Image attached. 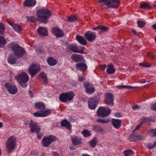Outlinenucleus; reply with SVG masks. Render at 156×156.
Segmentation results:
<instances>
[{
    "mask_svg": "<svg viewBox=\"0 0 156 156\" xmlns=\"http://www.w3.org/2000/svg\"><path fill=\"white\" fill-rule=\"evenodd\" d=\"M35 107L39 110H41L37 111L36 113H33L34 116L36 117H45L51 114V110L50 109L44 111L42 110L45 108V106L44 103L42 102H38L35 104Z\"/></svg>",
    "mask_w": 156,
    "mask_h": 156,
    "instance_id": "1",
    "label": "nucleus"
},
{
    "mask_svg": "<svg viewBox=\"0 0 156 156\" xmlns=\"http://www.w3.org/2000/svg\"><path fill=\"white\" fill-rule=\"evenodd\" d=\"M37 15L39 21L46 23L48 22V19L51 16V13L47 9H43L37 11Z\"/></svg>",
    "mask_w": 156,
    "mask_h": 156,
    "instance_id": "2",
    "label": "nucleus"
},
{
    "mask_svg": "<svg viewBox=\"0 0 156 156\" xmlns=\"http://www.w3.org/2000/svg\"><path fill=\"white\" fill-rule=\"evenodd\" d=\"M16 137L13 135L9 137L5 142V145L6 151L8 153L12 152L17 146Z\"/></svg>",
    "mask_w": 156,
    "mask_h": 156,
    "instance_id": "3",
    "label": "nucleus"
},
{
    "mask_svg": "<svg viewBox=\"0 0 156 156\" xmlns=\"http://www.w3.org/2000/svg\"><path fill=\"white\" fill-rule=\"evenodd\" d=\"M10 45L11 47L14 55L17 58H19L22 56L26 52L23 48L14 42L11 43Z\"/></svg>",
    "mask_w": 156,
    "mask_h": 156,
    "instance_id": "4",
    "label": "nucleus"
},
{
    "mask_svg": "<svg viewBox=\"0 0 156 156\" xmlns=\"http://www.w3.org/2000/svg\"><path fill=\"white\" fill-rule=\"evenodd\" d=\"M19 84L22 87L25 88L27 87V82L29 80V77L25 72H22L20 75L15 77Z\"/></svg>",
    "mask_w": 156,
    "mask_h": 156,
    "instance_id": "5",
    "label": "nucleus"
},
{
    "mask_svg": "<svg viewBox=\"0 0 156 156\" xmlns=\"http://www.w3.org/2000/svg\"><path fill=\"white\" fill-rule=\"evenodd\" d=\"M75 95V93L72 91L62 93L60 95L59 99L61 102L65 103L72 100Z\"/></svg>",
    "mask_w": 156,
    "mask_h": 156,
    "instance_id": "6",
    "label": "nucleus"
},
{
    "mask_svg": "<svg viewBox=\"0 0 156 156\" xmlns=\"http://www.w3.org/2000/svg\"><path fill=\"white\" fill-rule=\"evenodd\" d=\"M56 140L55 136L51 135L44 137L42 140V145L45 147H49L51 144Z\"/></svg>",
    "mask_w": 156,
    "mask_h": 156,
    "instance_id": "7",
    "label": "nucleus"
},
{
    "mask_svg": "<svg viewBox=\"0 0 156 156\" xmlns=\"http://www.w3.org/2000/svg\"><path fill=\"white\" fill-rule=\"evenodd\" d=\"M111 112V110L109 109H106L105 108L101 107L98 109L97 111L98 115L99 116L104 117L110 115Z\"/></svg>",
    "mask_w": 156,
    "mask_h": 156,
    "instance_id": "8",
    "label": "nucleus"
},
{
    "mask_svg": "<svg viewBox=\"0 0 156 156\" xmlns=\"http://www.w3.org/2000/svg\"><path fill=\"white\" fill-rule=\"evenodd\" d=\"M40 70V66L38 65H31L28 69L29 73L31 77H33Z\"/></svg>",
    "mask_w": 156,
    "mask_h": 156,
    "instance_id": "9",
    "label": "nucleus"
},
{
    "mask_svg": "<svg viewBox=\"0 0 156 156\" xmlns=\"http://www.w3.org/2000/svg\"><path fill=\"white\" fill-rule=\"evenodd\" d=\"M5 86L10 94H14L17 92L18 89L16 86L8 83H5Z\"/></svg>",
    "mask_w": 156,
    "mask_h": 156,
    "instance_id": "10",
    "label": "nucleus"
},
{
    "mask_svg": "<svg viewBox=\"0 0 156 156\" xmlns=\"http://www.w3.org/2000/svg\"><path fill=\"white\" fill-rule=\"evenodd\" d=\"M99 99L96 98H90L88 101L89 108L91 109H95L99 103Z\"/></svg>",
    "mask_w": 156,
    "mask_h": 156,
    "instance_id": "11",
    "label": "nucleus"
},
{
    "mask_svg": "<svg viewBox=\"0 0 156 156\" xmlns=\"http://www.w3.org/2000/svg\"><path fill=\"white\" fill-rule=\"evenodd\" d=\"M30 131L32 133L36 132V133H39L41 130V128L36 123L31 120L29 123Z\"/></svg>",
    "mask_w": 156,
    "mask_h": 156,
    "instance_id": "12",
    "label": "nucleus"
},
{
    "mask_svg": "<svg viewBox=\"0 0 156 156\" xmlns=\"http://www.w3.org/2000/svg\"><path fill=\"white\" fill-rule=\"evenodd\" d=\"M119 0H109L107 4V6L108 8H116L120 5Z\"/></svg>",
    "mask_w": 156,
    "mask_h": 156,
    "instance_id": "13",
    "label": "nucleus"
},
{
    "mask_svg": "<svg viewBox=\"0 0 156 156\" xmlns=\"http://www.w3.org/2000/svg\"><path fill=\"white\" fill-rule=\"evenodd\" d=\"M114 97L112 94L111 93L107 94L105 99V104L110 106H112L113 105Z\"/></svg>",
    "mask_w": 156,
    "mask_h": 156,
    "instance_id": "14",
    "label": "nucleus"
},
{
    "mask_svg": "<svg viewBox=\"0 0 156 156\" xmlns=\"http://www.w3.org/2000/svg\"><path fill=\"white\" fill-rule=\"evenodd\" d=\"M84 36L89 41H93L96 37L95 33L90 31H88L85 34Z\"/></svg>",
    "mask_w": 156,
    "mask_h": 156,
    "instance_id": "15",
    "label": "nucleus"
},
{
    "mask_svg": "<svg viewBox=\"0 0 156 156\" xmlns=\"http://www.w3.org/2000/svg\"><path fill=\"white\" fill-rule=\"evenodd\" d=\"M84 86L87 93L91 94L94 92L95 89L94 87L92 85H91L89 83H85L84 84Z\"/></svg>",
    "mask_w": 156,
    "mask_h": 156,
    "instance_id": "16",
    "label": "nucleus"
},
{
    "mask_svg": "<svg viewBox=\"0 0 156 156\" xmlns=\"http://www.w3.org/2000/svg\"><path fill=\"white\" fill-rule=\"evenodd\" d=\"M52 31L57 37H60L63 35L62 30L58 27H54L52 29Z\"/></svg>",
    "mask_w": 156,
    "mask_h": 156,
    "instance_id": "17",
    "label": "nucleus"
},
{
    "mask_svg": "<svg viewBox=\"0 0 156 156\" xmlns=\"http://www.w3.org/2000/svg\"><path fill=\"white\" fill-rule=\"evenodd\" d=\"M68 48L73 51L76 53H82L83 52V47L79 48V47L75 45H69Z\"/></svg>",
    "mask_w": 156,
    "mask_h": 156,
    "instance_id": "18",
    "label": "nucleus"
},
{
    "mask_svg": "<svg viewBox=\"0 0 156 156\" xmlns=\"http://www.w3.org/2000/svg\"><path fill=\"white\" fill-rule=\"evenodd\" d=\"M37 32L40 35L42 36H47L48 35V30L45 27H40L37 30Z\"/></svg>",
    "mask_w": 156,
    "mask_h": 156,
    "instance_id": "19",
    "label": "nucleus"
},
{
    "mask_svg": "<svg viewBox=\"0 0 156 156\" xmlns=\"http://www.w3.org/2000/svg\"><path fill=\"white\" fill-rule=\"evenodd\" d=\"M76 68L78 70H80L83 72L87 70V66L85 64L80 62L76 64Z\"/></svg>",
    "mask_w": 156,
    "mask_h": 156,
    "instance_id": "20",
    "label": "nucleus"
},
{
    "mask_svg": "<svg viewBox=\"0 0 156 156\" xmlns=\"http://www.w3.org/2000/svg\"><path fill=\"white\" fill-rule=\"evenodd\" d=\"M72 143L74 145H77L82 143L83 142V140L81 138L76 136H74L71 138Z\"/></svg>",
    "mask_w": 156,
    "mask_h": 156,
    "instance_id": "21",
    "label": "nucleus"
},
{
    "mask_svg": "<svg viewBox=\"0 0 156 156\" xmlns=\"http://www.w3.org/2000/svg\"><path fill=\"white\" fill-rule=\"evenodd\" d=\"M112 123L114 128L116 129H119L121 125V121L119 119H113Z\"/></svg>",
    "mask_w": 156,
    "mask_h": 156,
    "instance_id": "22",
    "label": "nucleus"
},
{
    "mask_svg": "<svg viewBox=\"0 0 156 156\" xmlns=\"http://www.w3.org/2000/svg\"><path fill=\"white\" fill-rule=\"evenodd\" d=\"M36 3L35 0H25L23 3V5L25 6L30 7L34 6Z\"/></svg>",
    "mask_w": 156,
    "mask_h": 156,
    "instance_id": "23",
    "label": "nucleus"
},
{
    "mask_svg": "<svg viewBox=\"0 0 156 156\" xmlns=\"http://www.w3.org/2000/svg\"><path fill=\"white\" fill-rule=\"evenodd\" d=\"M135 137L136 139L141 140L143 138V136L142 134H136L134 135V136L133 135H131L129 139L130 141H133L135 140Z\"/></svg>",
    "mask_w": 156,
    "mask_h": 156,
    "instance_id": "24",
    "label": "nucleus"
},
{
    "mask_svg": "<svg viewBox=\"0 0 156 156\" xmlns=\"http://www.w3.org/2000/svg\"><path fill=\"white\" fill-rule=\"evenodd\" d=\"M18 58L15 57V56H14L13 55H9L8 58V62L11 64H15Z\"/></svg>",
    "mask_w": 156,
    "mask_h": 156,
    "instance_id": "25",
    "label": "nucleus"
},
{
    "mask_svg": "<svg viewBox=\"0 0 156 156\" xmlns=\"http://www.w3.org/2000/svg\"><path fill=\"white\" fill-rule=\"evenodd\" d=\"M108 68L106 70V72L108 74L111 75L114 73L115 71V69L114 68L112 64H110L108 65Z\"/></svg>",
    "mask_w": 156,
    "mask_h": 156,
    "instance_id": "26",
    "label": "nucleus"
},
{
    "mask_svg": "<svg viewBox=\"0 0 156 156\" xmlns=\"http://www.w3.org/2000/svg\"><path fill=\"white\" fill-rule=\"evenodd\" d=\"M71 58L73 60L76 62L83 61V56L76 54L73 55H72Z\"/></svg>",
    "mask_w": 156,
    "mask_h": 156,
    "instance_id": "27",
    "label": "nucleus"
},
{
    "mask_svg": "<svg viewBox=\"0 0 156 156\" xmlns=\"http://www.w3.org/2000/svg\"><path fill=\"white\" fill-rule=\"evenodd\" d=\"M76 38L80 44L83 45H86L87 44V41L83 37L80 35H77L76 36Z\"/></svg>",
    "mask_w": 156,
    "mask_h": 156,
    "instance_id": "28",
    "label": "nucleus"
},
{
    "mask_svg": "<svg viewBox=\"0 0 156 156\" xmlns=\"http://www.w3.org/2000/svg\"><path fill=\"white\" fill-rule=\"evenodd\" d=\"M40 80L44 83L46 84L48 83V80L47 77V75L45 73H41L40 75Z\"/></svg>",
    "mask_w": 156,
    "mask_h": 156,
    "instance_id": "29",
    "label": "nucleus"
},
{
    "mask_svg": "<svg viewBox=\"0 0 156 156\" xmlns=\"http://www.w3.org/2000/svg\"><path fill=\"white\" fill-rule=\"evenodd\" d=\"M47 62L48 64L50 66H54L56 64L57 61L52 57L48 58L47 60Z\"/></svg>",
    "mask_w": 156,
    "mask_h": 156,
    "instance_id": "30",
    "label": "nucleus"
},
{
    "mask_svg": "<svg viewBox=\"0 0 156 156\" xmlns=\"http://www.w3.org/2000/svg\"><path fill=\"white\" fill-rule=\"evenodd\" d=\"M61 124L62 126L66 127L67 129H70L71 126L69 122L66 119H64L61 123Z\"/></svg>",
    "mask_w": 156,
    "mask_h": 156,
    "instance_id": "31",
    "label": "nucleus"
},
{
    "mask_svg": "<svg viewBox=\"0 0 156 156\" xmlns=\"http://www.w3.org/2000/svg\"><path fill=\"white\" fill-rule=\"evenodd\" d=\"M140 7L142 9H149L151 6L148 3L146 2H141L140 3Z\"/></svg>",
    "mask_w": 156,
    "mask_h": 156,
    "instance_id": "32",
    "label": "nucleus"
},
{
    "mask_svg": "<svg viewBox=\"0 0 156 156\" xmlns=\"http://www.w3.org/2000/svg\"><path fill=\"white\" fill-rule=\"evenodd\" d=\"M12 28L15 31L19 32L22 30V28L21 26L17 24H14L12 25Z\"/></svg>",
    "mask_w": 156,
    "mask_h": 156,
    "instance_id": "33",
    "label": "nucleus"
},
{
    "mask_svg": "<svg viewBox=\"0 0 156 156\" xmlns=\"http://www.w3.org/2000/svg\"><path fill=\"white\" fill-rule=\"evenodd\" d=\"M111 121L110 119L109 118H107L104 119H97V121L99 123H107L110 122Z\"/></svg>",
    "mask_w": 156,
    "mask_h": 156,
    "instance_id": "34",
    "label": "nucleus"
},
{
    "mask_svg": "<svg viewBox=\"0 0 156 156\" xmlns=\"http://www.w3.org/2000/svg\"><path fill=\"white\" fill-rule=\"evenodd\" d=\"M98 142V139L96 137H95L93 140H91L90 141L89 144L91 147H94L95 146L97 143Z\"/></svg>",
    "mask_w": 156,
    "mask_h": 156,
    "instance_id": "35",
    "label": "nucleus"
},
{
    "mask_svg": "<svg viewBox=\"0 0 156 156\" xmlns=\"http://www.w3.org/2000/svg\"><path fill=\"white\" fill-rule=\"evenodd\" d=\"M77 20V16L75 15H72L67 19V21L70 22H75Z\"/></svg>",
    "mask_w": 156,
    "mask_h": 156,
    "instance_id": "36",
    "label": "nucleus"
},
{
    "mask_svg": "<svg viewBox=\"0 0 156 156\" xmlns=\"http://www.w3.org/2000/svg\"><path fill=\"white\" fill-rule=\"evenodd\" d=\"M6 43L5 38L3 37L0 36V47H3Z\"/></svg>",
    "mask_w": 156,
    "mask_h": 156,
    "instance_id": "37",
    "label": "nucleus"
},
{
    "mask_svg": "<svg viewBox=\"0 0 156 156\" xmlns=\"http://www.w3.org/2000/svg\"><path fill=\"white\" fill-rule=\"evenodd\" d=\"M82 134L83 135V136L85 137H88L91 135L90 132L86 129L83 130L82 131Z\"/></svg>",
    "mask_w": 156,
    "mask_h": 156,
    "instance_id": "38",
    "label": "nucleus"
},
{
    "mask_svg": "<svg viewBox=\"0 0 156 156\" xmlns=\"http://www.w3.org/2000/svg\"><path fill=\"white\" fill-rule=\"evenodd\" d=\"M149 134L152 136H156V129H152L148 131Z\"/></svg>",
    "mask_w": 156,
    "mask_h": 156,
    "instance_id": "39",
    "label": "nucleus"
},
{
    "mask_svg": "<svg viewBox=\"0 0 156 156\" xmlns=\"http://www.w3.org/2000/svg\"><path fill=\"white\" fill-rule=\"evenodd\" d=\"M139 65L143 67H149L151 66V64L147 62H142L139 64Z\"/></svg>",
    "mask_w": 156,
    "mask_h": 156,
    "instance_id": "40",
    "label": "nucleus"
},
{
    "mask_svg": "<svg viewBox=\"0 0 156 156\" xmlns=\"http://www.w3.org/2000/svg\"><path fill=\"white\" fill-rule=\"evenodd\" d=\"M123 153L125 156H129L133 153L131 150H126L124 151Z\"/></svg>",
    "mask_w": 156,
    "mask_h": 156,
    "instance_id": "41",
    "label": "nucleus"
},
{
    "mask_svg": "<svg viewBox=\"0 0 156 156\" xmlns=\"http://www.w3.org/2000/svg\"><path fill=\"white\" fill-rule=\"evenodd\" d=\"M35 50L36 52L38 54H41L44 52V51L41 48H38L37 47H35Z\"/></svg>",
    "mask_w": 156,
    "mask_h": 156,
    "instance_id": "42",
    "label": "nucleus"
},
{
    "mask_svg": "<svg viewBox=\"0 0 156 156\" xmlns=\"http://www.w3.org/2000/svg\"><path fill=\"white\" fill-rule=\"evenodd\" d=\"M93 129L94 130L100 132L103 131L101 127L97 126H94L93 128Z\"/></svg>",
    "mask_w": 156,
    "mask_h": 156,
    "instance_id": "43",
    "label": "nucleus"
},
{
    "mask_svg": "<svg viewBox=\"0 0 156 156\" xmlns=\"http://www.w3.org/2000/svg\"><path fill=\"white\" fill-rule=\"evenodd\" d=\"M98 29H99V30H101L102 31L106 32L108 30V28L105 27V26L102 25H100L98 26Z\"/></svg>",
    "mask_w": 156,
    "mask_h": 156,
    "instance_id": "44",
    "label": "nucleus"
},
{
    "mask_svg": "<svg viewBox=\"0 0 156 156\" xmlns=\"http://www.w3.org/2000/svg\"><path fill=\"white\" fill-rule=\"evenodd\" d=\"M147 56L151 59H154L155 58V56L151 52H148L147 54Z\"/></svg>",
    "mask_w": 156,
    "mask_h": 156,
    "instance_id": "45",
    "label": "nucleus"
},
{
    "mask_svg": "<svg viewBox=\"0 0 156 156\" xmlns=\"http://www.w3.org/2000/svg\"><path fill=\"white\" fill-rule=\"evenodd\" d=\"M108 1V0H98V2L101 4V5L105 4L107 5Z\"/></svg>",
    "mask_w": 156,
    "mask_h": 156,
    "instance_id": "46",
    "label": "nucleus"
},
{
    "mask_svg": "<svg viewBox=\"0 0 156 156\" xmlns=\"http://www.w3.org/2000/svg\"><path fill=\"white\" fill-rule=\"evenodd\" d=\"M145 22L143 21H139L137 22L138 26L140 27H142L144 25Z\"/></svg>",
    "mask_w": 156,
    "mask_h": 156,
    "instance_id": "47",
    "label": "nucleus"
},
{
    "mask_svg": "<svg viewBox=\"0 0 156 156\" xmlns=\"http://www.w3.org/2000/svg\"><path fill=\"white\" fill-rule=\"evenodd\" d=\"M5 28L4 26L0 23V32L2 33L4 31Z\"/></svg>",
    "mask_w": 156,
    "mask_h": 156,
    "instance_id": "48",
    "label": "nucleus"
},
{
    "mask_svg": "<svg viewBox=\"0 0 156 156\" xmlns=\"http://www.w3.org/2000/svg\"><path fill=\"white\" fill-rule=\"evenodd\" d=\"M147 121V119L145 117H144L141 119H140V123H142V125L145 122H146Z\"/></svg>",
    "mask_w": 156,
    "mask_h": 156,
    "instance_id": "49",
    "label": "nucleus"
},
{
    "mask_svg": "<svg viewBox=\"0 0 156 156\" xmlns=\"http://www.w3.org/2000/svg\"><path fill=\"white\" fill-rule=\"evenodd\" d=\"M28 20L30 22L33 21L35 20V18L33 16L32 17H27Z\"/></svg>",
    "mask_w": 156,
    "mask_h": 156,
    "instance_id": "50",
    "label": "nucleus"
},
{
    "mask_svg": "<svg viewBox=\"0 0 156 156\" xmlns=\"http://www.w3.org/2000/svg\"><path fill=\"white\" fill-rule=\"evenodd\" d=\"M151 108L152 110L156 111V103L152 105Z\"/></svg>",
    "mask_w": 156,
    "mask_h": 156,
    "instance_id": "51",
    "label": "nucleus"
},
{
    "mask_svg": "<svg viewBox=\"0 0 156 156\" xmlns=\"http://www.w3.org/2000/svg\"><path fill=\"white\" fill-rule=\"evenodd\" d=\"M147 147L149 149H151L154 148L153 144H149L147 145Z\"/></svg>",
    "mask_w": 156,
    "mask_h": 156,
    "instance_id": "52",
    "label": "nucleus"
},
{
    "mask_svg": "<svg viewBox=\"0 0 156 156\" xmlns=\"http://www.w3.org/2000/svg\"><path fill=\"white\" fill-rule=\"evenodd\" d=\"M84 80L85 79L84 77L81 76H79L78 81L80 82H83Z\"/></svg>",
    "mask_w": 156,
    "mask_h": 156,
    "instance_id": "53",
    "label": "nucleus"
},
{
    "mask_svg": "<svg viewBox=\"0 0 156 156\" xmlns=\"http://www.w3.org/2000/svg\"><path fill=\"white\" fill-rule=\"evenodd\" d=\"M142 125V123H140L137 126H136V127L135 128L134 130H137L139 129Z\"/></svg>",
    "mask_w": 156,
    "mask_h": 156,
    "instance_id": "54",
    "label": "nucleus"
},
{
    "mask_svg": "<svg viewBox=\"0 0 156 156\" xmlns=\"http://www.w3.org/2000/svg\"><path fill=\"white\" fill-rule=\"evenodd\" d=\"M132 108L134 110H135L136 109H138L139 108V106L138 105H136L134 106H133L132 107Z\"/></svg>",
    "mask_w": 156,
    "mask_h": 156,
    "instance_id": "55",
    "label": "nucleus"
},
{
    "mask_svg": "<svg viewBox=\"0 0 156 156\" xmlns=\"http://www.w3.org/2000/svg\"><path fill=\"white\" fill-rule=\"evenodd\" d=\"M116 87L117 88H119L120 89L125 88V85L118 86Z\"/></svg>",
    "mask_w": 156,
    "mask_h": 156,
    "instance_id": "56",
    "label": "nucleus"
},
{
    "mask_svg": "<svg viewBox=\"0 0 156 156\" xmlns=\"http://www.w3.org/2000/svg\"><path fill=\"white\" fill-rule=\"evenodd\" d=\"M100 69L102 70H104L106 68L105 65H100Z\"/></svg>",
    "mask_w": 156,
    "mask_h": 156,
    "instance_id": "57",
    "label": "nucleus"
},
{
    "mask_svg": "<svg viewBox=\"0 0 156 156\" xmlns=\"http://www.w3.org/2000/svg\"><path fill=\"white\" fill-rule=\"evenodd\" d=\"M115 116L118 118H120L121 117V115L119 113H116L115 114Z\"/></svg>",
    "mask_w": 156,
    "mask_h": 156,
    "instance_id": "58",
    "label": "nucleus"
},
{
    "mask_svg": "<svg viewBox=\"0 0 156 156\" xmlns=\"http://www.w3.org/2000/svg\"><path fill=\"white\" fill-rule=\"evenodd\" d=\"M53 154L54 156H59L58 154L56 152H53Z\"/></svg>",
    "mask_w": 156,
    "mask_h": 156,
    "instance_id": "59",
    "label": "nucleus"
},
{
    "mask_svg": "<svg viewBox=\"0 0 156 156\" xmlns=\"http://www.w3.org/2000/svg\"><path fill=\"white\" fill-rule=\"evenodd\" d=\"M24 124L27 125L29 123V121L28 120H26L24 121Z\"/></svg>",
    "mask_w": 156,
    "mask_h": 156,
    "instance_id": "60",
    "label": "nucleus"
},
{
    "mask_svg": "<svg viewBox=\"0 0 156 156\" xmlns=\"http://www.w3.org/2000/svg\"><path fill=\"white\" fill-rule=\"evenodd\" d=\"M153 28L154 30H156V23L152 25Z\"/></svg>",
    "mask_w": 156,
    "mask_h": 156,
    "instance_id": "61",
    "label": "nucleus"
},
{
    "mask_svg": "<svg viewBox=\"0 0 156 156\" xmlns=\"http://www.w3.org/2000/svg\"><path fill=\"white\" fill-rule=\"evenodd\" d=\"M38 138L39 139H41L42 137V136L41 135L38 134L37 135Z\"/></svg>",
    "mask_w": 156,
    "mask_h": 156,
    "instance_id": "62",
    "label": "nucleus"
},
{
    "mask_svg": "<svg viewBox=\"0 0 156 156\" xmlns=\"http://www.w3.org/2000/svg\"><path fill=\"white\" fill-rule=\"evenodd\" d=\"M30 154L32 155H35L36 154V153L34 151H32L30 152Z\"/></svg>",
    "mask_w": 156,
    "mask_h": 156,
    "instance_id": "63",
    "label": "nucleus"
},
{
    "mask_svg": "<svg viewBox=\"0 0 156 156\" xmlns=\"http://www.w3.org/2000/svg\"><path fill=\"white\" fill-rule=\"evenodd\" d=\"M70 149L71 150H74L75 149V148L73 146H71L70 147Z\"/></svg>",
    "mask_w": 156,
    "mask_h": 156,
    "instance_id": "64",
    "label": "nucleus"
}]
</instances>
